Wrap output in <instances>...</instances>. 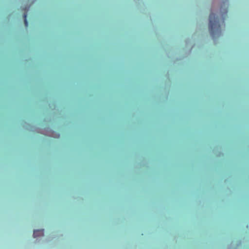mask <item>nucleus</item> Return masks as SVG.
I'll return each instance as SVG.
<instances>
[{
	"mask_svg": "<svg viewBox=\"0 0 249 249\" xmlns=\"http://www.w3.org/2000/svg\"><path fill=\"white\" fill-rule=\"evenodd\" d=\"M44 234V230L41 229L39 230H35L34 231L33 235L35 237H37L38 236L43 235Z\"/></svg>",
	"mask_w": 249,
	"mask_h": 249,
	"instance_id": "nucleus-2",
	"label": "nucleus"
},
{
	"mask_svg": "<svg viewBox=\"0 0 249 249\" xmlns=\"http://www.w3.org/2000/svg\"><path fill=\"white\" fill-rule=\"evenodd\" d=\"M209 28L211 35L213 36L220 35L221 31L219 19L213 13L210 14L209 16Z\"/></svg>",
	"mask_w": 249,
	"mask_h": 249,
	"instance_id": "nucleus-1",
	"label": "nucleus"
},
{
	"mask_svg": "<svg viewBox=\"0 0 249 249\" xmlns=\"http://www.w3.org/2000/svg\"><path fill=\"white\" fill-rule=\"evenodd\" d=\"M27 14L26 13H24V15H23V17H24V24H25V26L27 27H28V21L27 20Z\"/></svg>",
	"mask_w": 249,
	"mask_h": 249,
	"instance_id": "nucleus-3",
	"label": "nucleus"
}]
</instances>
